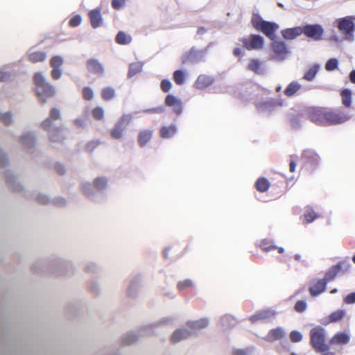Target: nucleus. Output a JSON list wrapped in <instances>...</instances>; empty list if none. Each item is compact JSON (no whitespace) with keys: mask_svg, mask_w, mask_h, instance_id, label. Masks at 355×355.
Segmentation results:
<instances>
[{"mask_svg":"<svg viewBox=\"0 0 355 355\" xmlns=\"http://www.w3.org/2000/svg\"><path fill=\"white\" fill-rule=\"evenodd\" d=\"M270 186L268 180L263 177L258 178L254 184L256 189L261 193L267 191Z\"/></svg>","mask_w":355,"mask_h":355,"instance_id":"cd10ccee","label":"nucleus"},{"mask_svg":"<svg viewBox=\"0 0 355 355\" xmlns=\"http://www.w3.org/2000/svg\"><path fill=\"white\" fill-rule=\"evenodd\" d=\"M274 315V312L270 310H263L252 315L250 320L252 322H256L260 320H268L272 317Z\"/></svg>","mask_w":355,"mask_h":355,"instance_id":"b1692460","label":"nucleus"},{"mask_svg":"<svg viewBox=\"0 0 355 355\" xmlns=\"http://www.w3.org/2000/svg\"><path fill=\"white\" fill-rule=\"evenodd\" d=\"M94 185L97 189H104L107 186V180L105 178H97L94 181Z\"/></svg>","mask_w":355,"mask_h":355,"instance_id":"c03bdc74","label":"nucleus"},{"mask_svg":"<svg viewBox=\"0 0 355 355\" xmlns=\"http://www.w3.org/2000/svg\"><path fill=\"white\" fill-rule=\"evenodd\" d=\"M344 302L347 304L355 303V293L348 294L344 299Z\"/></svg>","mask_w":355,"mask_h":355,"instance_id":"13d9d810","label":"nucleus"},{"mask_svg":"<svg viewBox=\"0 0 355 355\" xmlns=\"http://www.w3.org/2000/svg\"><path fill=\"white\" fill-rule=\"evenodd\" d=\"M20 141L22 144H25L28 141L33 143L34 141V139L30 135H26L21 137Z\"/></svg>","mask_w":355,"mask_h":355,"instance_id":"052dcab7","label":"nucleus"},{"mask_svg":"<svg viewBox=\"0 0 355 355\" xmlns=\"http://www.w3.org/2000/svg\"><path fill=\"white\" fill-rule=\"evenodd\" d=\"M33 81L35 85L36 94L42 103H46L47 98L55 96V87L46 81L42 73H35L33 76Z\"/></svg>","mask_w":355,"mask_h":355,"instance_id":"f257e3e1","label":"nucleus"},{"mask_svg":"<svg viewBox=\"0 0 355 355\" xmlns=\"http://www.w3.org/2000/svg\"><path fill=\"white\" fill-rule=\"evenodd\" d=\"M193 286V282L191 279H185L178 282V288L180 291L184 290L187 288L191 287Z\"/></svg>","mask_w":355,"mask_h":355,"instance_id":"3c124183","label":"nucleus"},{"mask_svg":"<svg viewBox=\"0 0 355 355\" xmlns=\"http://www.w3.org/2000/svg\"><path fill=\"white\" fill-rule=\"evenodd\" d=\"M105 112L103 107L97 106L92 111L93 118L97 121H101L104 118Z\"/></svg>","mask_w":355,"mask_h":355,"instance_id":"ea45409f","label":"nucleus"},{"mask_svg":"<svg viewBox=\"0 0 355 355\" xmlns=\"http://www.w3.org/2000/svg\"><path fill=\"white\" fill-rule=\"evenodd\" d=\"M349 80L351 83L355 84V70H352L349 73Z\"/></svg>","mask_w":355,"mask_h":355,"instance_id":"774afa93","label":"nucleus"},{"mask_svg":"<svg viewBox=\"0 0 355 355\" xmlns=\"http://www.w3.org/2000/svg\"><path fill=\"white\" fill-rule=\"evenodd\" d=\"M354 19L355 17L353 16H347L338 20L337 27L347 39L353 36L355 31Z\"/></svg>","mask_w":355,"mask_h":355,"instance_id":"423d86ee","label":"nucleus"},{"mask_svg":"<svg viewBox=\"0 0 355 355\" xmlns=\"http://www.w3.org/2000/svg\"><path fill=\"white\" fill-rule=\"evenodd\" d=\"M46 58V53L44 51H33L28 55V60L32 63L44 62Z\"/></svg>","mask_w":355,"mask_h":355,"instance_id":"a878e982","label":"nucleus"},{"mask_svg":"<svg viewBox=\"0 0 355 355\" xmlns=\"http://www.w3.org/2000/svg\"><path fill=\"white\" fill-rule=\"evenodd\" d=\"M203 55L204 53L202 51H198V50L192 48L189 52L183 55L182 62L183 64L197 62L203 56Z\"/></svg>","mask_w":355,"mask_h":355,"instance_id":"ddd939ff","label":"nucleus"},{"mask_svg":"<svg viewBox=\"0 0 355 355\" xmlns=\"http://www.w3.org/2000/svg\"><path fill=\"white\" fill-rule=\"evenodd\" d=\"M137 340V337L135 334H130L124 338L123 342L125 345H130Z\"/></svg>","mask_w":355,"mask_h":355,"instance_id":"bf43d9fd","label":"nucleus"},{"mask_svg":"<svg viewBox=\"0 0 355 355\" xmlns=\"http://www.w3.org/2000/svg\"><path fill=\"white\" fill-rule=\"evenodd\" d=\"M177 132V128L175 125H171L168 126H163L159 130L160 137L164 139H168L173 135Z\"/></svg>","mask_w":355,"mask_h":355,"instance_id":"bb28decb","label":"nucleus"},{"mask_svg":"<svg viewBox=\"0 0 355 355\" xmlns=\"http://www.w3.org/2000/svg\"><path fill=\"white\" fill-rule=\"evenodd\" d=\"M349 117L340 110H331L326 108L325 125H338L345 123Z\"/></svg>","mask_w":355,"mask_h":355,"instance_id":"6e6552de","label":"nucleus"},{"mask_svg":"<svg viewBox=\"0 0 355 355\" xmlns=\"http://www.w3.org/2000/svg\"><path fill=\"white\" fill-rule=\"evenodd\" d=\"M260 248L264 252H269L277 248V246L272 244V241L268 239L262 240L259 243Z\"/></svg>","mask_w":355,"mask_h":355,"instance_id":"4c0bfd02","label":"nucleus"},{"mask_svg":"<svg viewBox=\"0 0 355 355\" xmlns=\"http://www.w3.org/2000/svg\"><path fill=\"white\" fill-rule=\"evenodd\" d=\"M61 119V113L59 109L53 107L49 112V117L42 121L41 126L44 130H49L52 125L53 121Z\"/></svg>","mask_w":355,"mask_h":355,"instance_id":"9b49d317","label":"nucleus"},{"mask_svg":"<svg viewBox=\"0 0 355 355\" xmlns=\"http://www.w3.org/2000/svg\"><path fill=\"white\" fill-rule=\"evenodd\" d=\"M290 339L293 343H297L302 340V335L297 331H292L290 334Z\"/></svg>","mask_w":355,"mask_h":355,"instance_id":"8fccbe9b","label":"nucleus"},{"mask_svg":"<svg viewBox=\"0 0 355 355\" xmlns=\"http://www.w3.org/2000/svg\"><path fill=\"white\" fill-rule=\"evenodd\" d=\"M208 323L209 322L207 319H200L191 322L189 325L193 329H202L207 327Z\"/></svg>","mask_w":355,"mask_h":355,"instance_id":"a19ab883","label":"nucleus"},{"mask_svg":"<svg viewBox=\"0 0 355 355\" xmlns=\"http://www.w3.org/2000/svg\"><path fill=\"white\" fill-rule=\"evenodd\" d=\"M132 119V116L130 114H123L119 121L116 122L117 124L121 125L122 127L126 128V127L130 124V121Z\"/></svg>","mask_w":355,"mask_h":355,"instance_id":"58836bf2","label":"nucleus"},{"mask_svg":"<svg viewBox=\"0 0 355 355\" xmlns=\"http://www.w3.org/2000/svg\"><path fill=\"white\" fill-rule=\"evenodd\" d=\"M232 355H248V354L245 350L235 349L233 351Z\"/></svg>","mask_w":355,"mask_h":355,"instance_id":"338daca9","label":"nucleus"},{"mask_svg":"<svg viewBox=\"0 0 355 355\" xmlns=\"http://www.w3.org/2000/svg\"><path fill=\"white\" fill-rule=\"evenodd\" d=\"M125 130V128L116 123L114 126L110 130V135L114 139H120L123 137Z\"/></svg>","mask_w":355,"mask_h":355,"instance_id":"7c9ffc66","label":"nucleus"},{"mask_svg":"<svg viewBox=\"0 0 355 355\" xmlns=\"http://www.w3.org/2000/svg\"><path fill=\"white\" fill-rule=\"evenodd\" d=\"M165 105L173 108L175 114H180L183 110L182 101L173 94H168L164 101Z\"/></svg>","mask_w":355,"mask_h":355,"instance_id":"9d476101","label":"nucleus"},{"mask_svg":"<svg viewBox=\"0 0 355 355\" xmlns=\"http://www.w3.org/2000/svg\"><path fill=\"white\" fill-rule=\"evenodd\" d=\"M116 95L115 89L111 87H104L101 90V97L104 101H110L114 98Z\"/></svg>","mask_w":355,"mask_h":355,"instance_id":"2f4dec72","label":"nucleus"},{"mask_svg":"<svg viewBox=\"0 0 355 355\" xmlns=\"http://www.w3.org/2000/svg\"><path fill=\"white\" fill-rule=\"evenodd\" d=\"M346 315V311L345 310L339 309L333 313H331L329 318V322H337L341 320Z\"/></svg>","mask_w":355,"mask_h":355,"instance_id":"473e14b6","label":"nucleus"},{"mask_svg":"<svg viewBox=\"0 0 355 355\" xmlns=\"http://www.w3.org/2000/svg\"><path fill=\"white\" fill-rule=\"evenodd\" d=\"M352 95V92L348 89H345L341 92L342 103L347 107L351 106Z\"/></svg>","mask_w":355,"mask_h":355,"instance_id":"c9c22d12","label":"nucleus"},{"mask_svg":"<svg viewBox=\"0 0 355 355\" xmlns=\"http://www.w3.org/2000/svg\"><path fill=\"white\" fill-rule=\"evenodd\" d=\"M0 121H2L6 125H9L12 121V115L10 113H0Z\"/></svg>","mask_w":355,"mask_h":355,"instance_id":"09e8293b","label":"nucleus"},{"mask_svg":"<svg viewBox=\"0 0 355 355\" xmlns=\"http://www.w3.org/2000/svg\"><path fill=\"white\" fill-rule=\"evenodd\" d=\"M51 76L53 80H58L62 76V70L60 68H53Z\"/></svg>","mask_w":355,"mask_h":355,"instance_id":"6e6d98bb","label":"nucleus"},{"mask_svg":"<svg viewBox=\"0 0 355 355\" xmlns=\"http://www.w3.org/2000/svg\"><path fill=\"white\" fill-rule=\"evenodd\" d=\"M272 49L276 56L280 59H284L288 52L286 44L283 42L276 41L273 42Z\"/></svg>","mask_w":355,"mask_h":355,"instance_id":"dca6fc26","label":"nucleus"},{"mask_svg":"<svg viewBox=\"0 0 355 355\" xmlns=\"http://www.w3.org/2000/svg\"><path fill=\"white\" fill-rule=\"evenodd\" d=\"M302 33L309 38L315 41H320L323 39L324 31L320 24H306L302 26Z\"/></svg>","mask_w":355,"mask_h":355,"instance_id":"0eeeda50","label":"nucleus"},{"mask_svg":"<svg viewBox=\"0 0 355 355\" xmlns=\"http://www.w3.org/2000/svg\"><path fill=\"white\" fill-rule=\"evenodd\" d=\"M83 98L85 101H92L94 98V91L89 87H85L82 90Z\"/></svg>","mask_w":355,"mask_h":355,"instance_id":"79ce46f5","label":"nucleus"},{"mask_svg":"<svg viewBox=\"0 0 355 355\" xmlns=\"http://www.w3.org/2000/svg\"><path fill=\"white\" fill-rule=\"evenodd\" d=\"M246 69L257 75H262L264 72L263 63L257 58L250 59Z\"/></svg>","mask_w":355,"mask_h":355,"instance_id":"f8f14e48","label":"nucleus"},{"mask_svg":"<svg viewBox=\"0 0 355 355\" xmlns=\"http://www.w3.org/2000/svg\"><path fill=\"white\" fill-rule=\"evenodd\" d=\"M172 87V83L168 79H163L160 83V88L164 93L168 92Z\"/></svg>","mask_w":355,"mask_h":355,"instance_id":"de8ad7c7","label":"nucleus"},{"mask_svg":"<svg viewBox=\"0 0 355 355\" xmlns=\"http://www.w3.org/2000/svg\"><path fill=\"white\" fill-rule=\"evenodd\" d=\"M89 17L91 21V25L93 28H96L102 24V17L101 14V9L96 8L89 12Z\"/></svg>","mask_w":355,"mask_h":355,"instance_id":"412c9836","label":"nucleus"},{"mask_svg":"<svg viewBox=\"0 0 355 355\" xmlns=\"http://www.w3.org/2000/svg\"><path fill=\"white\" fill-rule=\"evenodd\" d=\"M233 53H234V55L236 57H243V53L240 48H235L234 49Z\"/></svg>","mask_w":355,"mask_h":355,"instance_id":"69168bd1","label":"nucleus"},{"mask_svg":"<svg viewBox=\"0 0 355 355\" xmlns=\"http://www.w3.org/2000/svg\"><path fill=\"white\" fill-rule=\"evenodd\" d=\"M153 131L149 129L141 130L139 132L137 141L140 147H144L152 139Z\"/></svg>","mask_w":355,"mask_h":355,"instance_id":"6ab92c4d","label":"nucleus"},{"mask_svg":"<svg viewBox=\"0 0 355 355\" xmlns=\"http://www.w3.org/2000/svg\"><path fill=\"white\" fill-rule=\"evenodd\" d=\"M82 18L80 15L73 16L69 21V24L71 27H76L81 23Z\"/></svg>","mask_w":355,"mask_h":355,"instance_id":"864d4df0","label":"nucleus"},{"mask_svg":"<svg viewBox=\"0 0 355 355\" xmlns=\"http://www.w3.org/2000/svg\"><path fill=\"white\" fill-rule=\"evenodd\" d=\"M338 62L336 58L329 59L325 64V69L327 71H331L338 68Z\"/></svg>","mask_w":355,"mask_h":355,"instance_id":"49530a36","label":"nucleus"},{"mask_svg":"<svg viewBox=\"0 0 355 355\" xmlns=\"http://www.w3.org/2000/svg\"><path fill=\"white\" fill-rule=\"evenodd\" d=\"M55 171H57V173L58 174H60V175L64 174V171H65L64 170V167L62 165L60 164H56L55 166Z\"/></svg>","mask_w":355,"mask_h":355,"instance_id":"0e129e2a","label":"nucleus"},{"mask_svg":"<svg viewBox=\"0 0 355 355\" xmlns=\"http://www.w3.org/2000/svg\"><path fill=\"white\" fill-rule=\"evenodd\" d=\"M325 330L320 326H317L310 331V343L317 352H324L329 349L325 344Z\"/></svg>","mask_w":355,"mask_h":355,"instance_id":"7ed1b4c3","label":"nucleus"},{"mask_svg":"<svg viewBox=\"0 0 355 355\" xmlns=\"http://www.w3.org/2000/svg\"><path fill=\"white\" fill-rule=\"evenodd\" d=\"M115 42L121 45H126L132 42V37L123 31H119L116 35Z\"/></svg>","mask_w":355,"mask_h":355,"instance_id":"c756f323","label":"nucleus"},{"mask_svg":"<svg viewBox=\"0 0 355 355\" xmlns=\"http://www.w3.org/2000/svg\"><path fill=\"white\" fill-rule=\"evenodd\" d=\"M302 89V85L297 81H292L290 83L284 91V94L286 96L291 98L297 94V92Z\"/></svg>","mask_w":355,"mask_h":355,"instance_id":"4be33fe9","label":"nucleus"},{"mask_svg":"<svg viewBox=\"0 0 355 355\" xmlns=\"http://www.w3.org/2000/svg\"><path fill=\"white\" fill-rule=\"evenodd\" d=\"M326 107H313L307 110L308 118L314 123L325 125Z\"/></svg>","mask_w":355,"mask_h":355,"instance_id":"1a4fd4ad","label":"nucleus"},{"mask_svg":"<svg viewBox=\"0 0 355 355\" xmlns=\"http://www.w3.org/2000/svg\"><path fill=\"white\" fill-rule=\"evenodd\" d=\"M64 61L63 58L60 55H55L50 60V65L52 68H60Z\"/></svg>","mask_w":355,"mask_h":355,"instance_id":"37998d69","label":"nucleus"},{"mask_svg":"<svg viewBox=\"0 0 355 355\" xmlns=\"http://www.w3.org/2000/svg\"><path fill=\"white\" fill-rule=\"evenodd\" d=\"M142 64L141 62H137L131 63L129 66L128 76V77H132L136 74L139 73L142 70Z\"/></svg>","mask_w":355,"mask_h":355,"instance_id":"f704fd0d","label":"nucleus"},{"mask_svg":"<svg viewBox=\"0 0 355 355\" xmlns=\"http://www.w3.org/2000/svg\"><path fill=\"white\" fill-rule=\"evenodd\" d=\"M8 164V159L5 155H0V167H4Z\"/></svg>","mask_w":355,"mask_h":355,"instance_id":"e2e57ef3","label":"nucleus"},{"mask_svg":"<svg viewBox=\"0 0 355 355\" xmlns=\"http://www.w3.org/2000/svg\"><path fill=\"white\" fill-rule=\"evenodd\" d=\"M327 283L323 279H318L313 285L309 287V293L311 296L315 297L322 293L327 287Z\"/></svg>","mask_w":355,"mask_h":355,"instance_id":"a211bd4d","label":"nucleus"},{"mask_svg":"<svg viewBox=\"0 0 355 355\" xmlns=\"http://www.w3.org/2000/svg\"><path fill=\"white\" fill-rule=\"evenodd\" d=\"M10 75L4 71H0V82L6 81L10 78Z\"/></svg>","mask_w":355,"mask_h":355,"instance_id":"680f3d73","label":"nucleus"},{"mask_svg":"<svg viewBox=\"0 0 355 355\" xmlns=\"http://www.w3.org/2000/svg\"><path fill=\"white\" fill-rule=\"evenodd\" d=\"M318 71V67L315 65L308 69L303 76V79L306 81H312Z\"/></svg>","mask_w":355,"mask_h":355,"instance_id":"e433bc0d","label":"nucleus"},{"mask_svg":"<svg viewBox=\"0 0 355 355\" xmlns=\"http://www.w3.org/2000/svg\"><path fill=\"white\" fill-rule=\"evenodd\" d=\"M304 217L307 223H311L318 217V215L313 209H309L304 213Z\"/></svg>","mask_w":355,"mask_h":355,"instance_id":"a18cd8bd","label":"nucleus"},{"mask_svg":"<svg viewBox=\"0 0 355 355\" xmlns=\"http://www.w3.org/2000/svg\"><path fill=\"white\" fill-rule=\"evenodd\" d=\"M190 335L189 331L186 329H178L174 331L171 336V340L172 343H178L184 338H187Z\"/></svg>","mask_w":355,"mask_h":355,"instance_id":"c85d7f7f","label":"nucleus"},{"mask_svg":"<svg viewBox=\"0 0 355 355\" xmlns=\"http://www.w3.org/2000/svg\"><path fill=\"white\" fill-rule=\"evenodd\" d=\"M239 41L243 47L248 51H259L263 49L264 45L263 37L256 34H251L247 37H242Z\"/></svg>","mask_w":355,"mask_h":355,"instance_id":"20e7f679","label":"nucleus"},{"mask_svg":"<svg viewBox=\"0 0 355 355\" xmlns=\"http://www.w3.org/2000/svg\"><path fill=\"white\" fill-rule=\"evenodd\" d=\"M302 157L306 162L311 165L316 166L319 163L320 157L318 155L312 150H304L302 154Z\"/></svg>","mask_w":355,"mask_h":355,"instance_id":"393cba45","label":"nucleus"},{"mask_svg":"<svg viewBox=\"0 0 355 355\" xmlns=\"http://www.w3.org/2000/svg\"><path fill=\"white\" fill-rule=\"evenodd\" d=\"M285 336L284 329L282 327H277L269 331L266 336V340L273 342L282 338Z\"/></svg>","mask_w":355,"mask_h":355,"instance_id":"5701e85b","label":"nucleus"},{"mask_svg":"<svg viewBox=\"0 0 355 355\" xmlns=\"http://www.w3.org/2000/svg\"><path fill=\"white\" fill-rule=\"evenodd\" d=\"M252 26L258 31L263 33L270 39H273L279 26L275 22L263 20L259 15H254L251 19Z\"/></svg>","mask_w":355,"mask_h":355,"instance_id":"f03ea898","label":"nucleus"},{"mask_svg":"<svg viewBox=\"0 0 355 355\" xmlns=\"http://www.w3.org/2000/svg\"><path fill=\"white\" fill-rule=\"evenodd\" d=\"M125 1L126 0H112V7L114 10H119L125 5Z\"/></svg>","mask_w":355,"mask_h":355,"instance_id":"5fc2aeb1","label":"nucleus"},{"mask_svg":"<svg viewBox=\"0 0 355 355\" xmlns=\"http://www.w3.org/2000/svg\"><path fill=\"white\" fill-rule=\"evenodd\" d=\"M350 268V264L346 261L338 262L337 264L331 266L325 273L322 278L327 283L333 281L338 275L347 272Z\"/></svg>","mask_w":355,"mask_h":355,"instance_id":"39448f33","label":"nucleus"},{"mask_svg":"<svg viewBox=\"0 0 355 355\" xmlns=\"http://www.w3.org/2000/svg\"><path fill=\"white\" fill-rule=\"evenodd\" d=\"M186 73L184 71L178 69L175 70L173 73V78L175 84L181 85L184 83Z\"/></svg>","mask_w":355,"mask_h":355,"instance_id":"72a5a7b5","label":"nucleus"},{"mask_svg":"<svg viewBox=\"0 0 355 355\" xmlns=\"http://www.w3.org/2000/svg\"><path fill=\"white\" fill-rule=\"evenodd\" d=\"M306 303L304 301L299 300L296 302L294 308L297 312L302 313L306 310Z\"/></svg>","mask_w":355,"mask_h":355,"instance_id":"603ef678","label":"nucleus"},{"mask_svg":"<svg viewBox=\"0 0 355 355\" xmlns=\"http://www.w3.org/2000/svg\"><path fill=\"white\" fill-rule=\"evenodd\" d=\"M87 68L90 73L102 75L104 72L103 64L94 58L89 59L86 62Z\"/></svg>","mask_w":355,"mask_h":355,"instance_id":"4468645a","label":"nucleus"},{"mask_svg":"<svg viewBox=\"0 0 355 355\" xmlns=\"http://www.w3.org/2000/svg\"><path fill=\"white\" fill-rule=\"evenodd\" d=\"M214 79L208 75L201 74L195 81V87L198 89H203L211 85Z\"/></svg>","mask_w":355,"mask_h":355,"instance_id":"2eb2a0df","label":"nucleus"},{"mask_svg":"<svg viewBox=\"0 0 355 355\" xmlns=\"http://www.w3.org/2000/svg\"><path fill=\"white\" fill-rule=\"evenodd\" d=\"M349 339L348 334L344 332H338L331 338L329 343L331 345H343L347 344Z\"/></svg>","mask_w":355,"mask_h":355,"instance_id":"aec40b11","label":"nucleus"},{"mask_svg":"<svg viewBox=\"0 0 355 355\" xmlns=\"http://www.w3.org/2000/svg\"><path fill=\"white\" fill-rule=\"evenodd\" d=\"M282 37L287 40H292L302 34V28L300 26L286 28L282 31Z\"/></svg>","mask_w":355,"mask_h":355,"instance_id":"f3484780","label":"nucleus"},{"mask_svg":"<svg viewBox=\"0 0 355 355\" xmlns=\"http://www.w3.org/2000/svg\"><path fill=\"white\" fill-rule=\"evenodd\" d=\"M60 129L59 128H55L49 135L51 141H57L60 137Z\"/></svg>","mask_w":355,"mask_h":355,"instance_id":"4d7b16f0","label":"nucleus"}]
</instances>
